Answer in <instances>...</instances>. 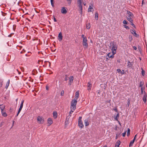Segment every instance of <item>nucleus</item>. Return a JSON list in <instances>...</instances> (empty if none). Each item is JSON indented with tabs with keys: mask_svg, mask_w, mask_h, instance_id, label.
I'll use <instances>...</instances> for the list:
<instances>
[{
	"mask_svg": "<svg viewBox=\"0 0 147 147\" xmlns=\"http://www.w3.org/2000/svg\"><path fill=\"white\" fill-rule=\"evenodd\" d=\"M110 48L111 49L112 54L113 55H114L116 53L117 45L113 42H111L110 43Z\"/></svg>",
	"mask_w": 147,
	"mask_h": 147,
	"instance_id": "nucleus-1",
	"label": "nucleus"
},
{
	"mask_svg": "<svg viewBox=\"0 0 147 147\" xmlns=\"http://www.w3.org/2000/svg\"><path fill=\"white\" fill-rule=\"evenodd\" d=\"M77 101L76 99H74L73 100L71 103V110H75L76 109Z\"/></svg>",
	"mask_w": 147,
	"mask_h": 147,
	"instance_id": "nucleus-2",
	"label": "nucleus"
},
{
	"mask_svg": "<svg viewBox=\"0 0 147 147\" xmlns=\"http://www.w3.org/2000/svg\"><path fill=\"white\" fill-rule=\"evenodd\" d=\"M82 117H80L79 118L78 120L79 126L81 128H82L84 127V125L82 120Z\"/></svg>",
	"mask_w": 147,
	"mask_h": 147,
	"instance_id": "nucleus-3",
	"label": "nucleus"
},
{
	"mask_svg": "<svg viewBox=\"0 0 147 147\" xmlns=\"http://www.w3.org/2000/svg\"><path fill=\"white\" fill-rule=\"evenodd\" d=\"M82 42L83 47L84 48H87L88 46V44L87 39L84 38Z\"/></svg>",
	"mask_w": 147,
	"mask_h": 147,
	"instance_id": "nucleus-4",
	"label": "nucleus"
},
{
	"mask_svg": "<svg viewBox=\"0 0 147 147\" xmlns=\"http://www.w3.org/2000/svg\"><path fill=\"white\" fill-rule=\"evenodd\" d=\"M37 120L38 121L39 123H43L44 121L43 119L40 116H38L37 118Z\"/></svg>",
	"mask_w": 147,
	"mask_h": 147,
	"instance_id": "nucleus-5",
	"label": "nucleus"
},
{
	"mask_svg": "<svg viewBox=\"0 0 147 147\" xmlns=\"http://www.w3.org/2000/svg\"><path fill=\"white\" fill-rule=\"evenodd\" d=\"M147 95L146 94L145 92V91H144V93L143 97V100L144 101V102L145 103L146 102V97H147Z\"/></svg>",
	"mask_w": 147,
	"mask_h": 147,
	"instance_id": "nucleus-6",
	"label": "nucleus"
},
{
	"mask_svg": "<svg viewBox=\"0 0 147 147\" xmlns=\"http://www.w3.org/2000/svg\"><path fill=\"white\" fill-rule=\"evenodd\" d=\"M93 5L91 4V5H90L88 9V11L89 12H92L93 11Z\"/></svg>",
	"mask_w": 147,
	"mask_h": 147,
	"instance_id": "nucleus-7",
	"label": "nucleus"
},
{
	"mask_svg": "<svg viewBox=\"0 0 147 147\" xmlns=\"http://www.w3.org/2000/svg\"><path fill=\"white\" fill-rule=\"evenodd\" d=\"M127 16L129 18H132L133 16V14L131 12L129 11H127Z\"/></svg>",
	"mask_w": 147,
	"mask_h": 147,
	"instance_id": "nucleus-8",
	"label": "nucleus"
},
{
	"mask_svg": "<svg viewBox=\"0 0 147 147\" xmlns=\"http://www.w3.org/2000/svg\"><path fill=\"white\" fill-rule=\"evenodd\" d=\"M53 123V121L52 119L50 118L48 119V126H49Z\"/></svg>",
	"mask_w": 147,
	"mask_h": 147,
	"instance_id": "nucleus-9",
	"label": "nucleus"
},
{
	"mask_svg": "<svg viewBox=\"0 0 147 147\" xmlns=\"http://www.w3.org/2000/svg\"><path fill=\"white\" fill-rule=\"evenodd\" d=\"M67 11L66 8L64 7H62L61 9V12L62 13L65 14L67 13Z\"/></svg>",
	"mask_w": 147,
	"mask_h": 147,
	"instance_id": "nucleus-10",
	"label": "nucleus"
},
{
	"mask_svg": "<svg viewBox=\"0 0 147 147\" xmlns=\"http://www.w3.org/2000/svg\"><path fill=\"white\" fill-rule=\"evenodd\" d=\"M74 80V77L73 76H71L69 78V84L70 85L73 82Z\"/></svg>",
	"mask_w": 147,
	"mask_h": 147,
	"instance_id": "nucleus-11",
	"label": "nucleus"
},
{
	"mask_svg": "<svg viewBox=\"0 0 147 147\" xmlns=\"http://www.w3.org/2000/svg\"><path fill=\"white\" fill-rule=\"evenodd\" d=\"M92 84L90 82H89L88 83L87 86H88V90L89 91L91 90V88L92 87Z\"/></svg>",
	"mask_w": 147,
	"mask_h": 147,
	"instance_id": "nucleus-12",
	"label": "nucleus"
},
{
	"mask_svg": "<svg viewBox=\"0 0 147 147\" xmlns=\"http://www.w3.org/2000/svg\"><path fill=\"white\" fill-rule=\"evenodd\" d=\"M79 92L78 91H77L75 93V99H76V100L78 98L79 96Z\"/></svg>",
	"mask_w": 147,
	"mask_h": 147,
	"instance_id": "nucleus-13",
	"label": "nucleus"
},
{
	"mask_svg": "<svg viewBox=\"0 0 147 147\" xmlns=\"http://www.w3.org/2000/svg\"><path fill=\"white\" fill-rule=\"evenodd\" d=\"M58 39L59 41H61L62 39V34L61 32H60L58 35Z\"/></svg>",
	"mask_w": 147,
	"mask_h": 147,
	"instance_id": "nucleus-14",
	"label": "nucleus"
},
{
	"mask_svg": "<svg viewBox=\"0 0 147 147\" xmlns=\"http://www.w3.org/2000/svg\"><path fill=\"white\" fill-rule=\"evenodd\" d=\"M133 65V63L130 62L129 61H128L127 63V66L129 67H131Z\"/></svg>",
	"mask_w": 147,
	"mask_h": 147,
	"instance_id": "nucleus-15",
	"label": "nucleus"
},
{
	"mask_svg": "<svg viewBox=\"0 0 147 147\" xmlns=\"http://www.w3.org/2000/svg\"><path fill=\"white\" fill-rule=\"evenodd\" d=\"M120 141L118 140L115 144V147H119V145L120 144Z\"/></svg>",
	"mask_w": 147,
	"mask_h": 147,
	"instance_id": "nucleus-16",
	"label": "nucleus"
},
{
	"mask_svg": "<svg viewBox=\"0 0 147 147\" xmlns=\"http://www.w3.org/2000/svg\"><path fill=\"white\" fill-rule=\"evenodd\" d=\"M5 106L3 105H0V109H1V111H3L5 108Z\"/></svg>",
	"mask_w": 147,
	"mask_h": 147,
	"instance_id": "nucleus-17",
	"label": "nucleus"
},
{
	"mask_svg": "<svg viewBox=\"0 0 147 147\" xmlns=\"http://www.w3.org/2000/svg\"><path fill=\"white\" fill-rule=\"evenodd\" d=\"M53 116L55 119L57 117V113L56 112H54L53 113Z\"/></svg>",
	"mask_w": 147,
	"mask_h": 147,
	"instance_id": "nucleus-18",
	"label": "nucleus"
},
{
	"mask_svg": "<svg viewBox=\"0 0 147 147\" xmlns=\"http://www.w3.org/2000/svg\"><path fill=\"white\" fill-rule=\"evenodd\" d=\"M111 53H109L107 55L108 56V57L109 58H113L114 57V55L113 54L112 55H110L111 54Z\"/></svg>",
	"mask_w": 147,
	"mask_h": 147,
	"instance_id": "nucleus-19",
	"label": "nucleus"
},
{
	"mask_svg": "<svg viewBox=\"0 0 147 147\" xmlns=\"http://www.w3.org/2000/svg\"><path fill=\"white\" fill-rule=\"evenodd\" d=\"M84 122L85 124V125L86 126H87L89 125V123L88 121V120L87 119H86L84 120Z\"/></svg>",
	"mask_w": 147,
	"mask_h": 147,
	"instance_id": "nucleus-20",
	"label": "nucleus"
},
{
	"mask_svg": "<svg viewBox=\"0 0 147 147\" xmlns=\"http://www.w3.org/2000/svg\"><path fill=\"white\" fill-rule=\"evenodd\" d=\"M24 102V100H23L22 101V102L20 104L19 109H22L23 107Z\"/></svg>",
	"mask_w": 147,
	"mask_h": 147,
	"instance_id": "nucleus-21",
	"label": "nucleus"
},
{
	"mask_svg": "<svg viewBox=\"0 0 147 147\" xmlns=\"http://www.w3.org/2000/svg\"><path fill=\"white\" fill-rule=\"evenodd\" d=\"M134 139H133V140L131 141L130 142L129 144V146H132L133 144L134 143Z\"/></svg>",
	"mask_w": 147,
	"mask_h": 147,
	"instance_id": "nucleus-22",
	"label": "nucleus"
},
{
	"mask_svg": "<svg viewBox=\"0 0 147 147\" xmlns=\"http://www.w3.org/2000/svg\"><path fill=\"white\" fill-rule=\"evenodd\" d=\"M1 113L2 115L4 117H6L7 115L6 113L5 112H3V111H1Z\"/></svg>",
	"mask_w": 147,
	"mask_h": 147,
	"instance_id": "nucleus-23",
	"label": "nucleus"
},
{
	"mask_svg": "<svg viewBox=\"0 0 147 147\" xmlns=\"http://www.w3.org/2000/svg\"><path fill=\"white\" fill-rule=\"evenodd\" d=\"M134 31V33H133V32H131V33L134 34V35L136 37H138L139 36L136 33V31Z\"/></svg>",
	"mask_w": 147,
	"mask_h": 147,
	"instance_id": "nucleus-24",
	"label": "nucleus"
},
{
	"mask_svg": "<svg viewBox=\"0 0 147 147\" xmlns=\"http://www.w3.org/2000/svg\"><path fill=\"white\" fill-rule=\"evenodd\" d=\"M9 80L8 81L7 83V84L5 86V88H6L7 89L8 88V86L9 85Z\"/></svg>",
	"mask_w": 147,
	"mask_h": 147,
	"instance_id": "nucleus-25",
	"label": "nucleus"
},
{
	"mask_svg": "<svg viewBox=\"0 0 147 147\" xmlns=\"http://www.w3.org/2000/svg\"><path fill=\"white\" fill-rule=\"evenodd\" d=\"M90 24L89 23H88V24H87L86 25V28L87 29H89L90 28Z\"/></svg>",
	"mask_w": 147,
	"mask_h": 147,
	"instance_id": "nucleus-26",
	"label": "nucleus"
},
{
	"mask_svg": "<svg viewBox=\"0 0 147 147\" xmlns=\"http://www.w3.org/2000/svg\"><path fill=\"white\" fill-rule=\"evenodd\" d=\"M78 7L81 10H82V4H78Z\"/></svg>",
	"mask_w": 147,
	"mask_h": 147,
	"instance_id": "nucleus-27",
	"label": "nucleus"
},
{
	"mask_svg": "<svg viewBox=\"0 0 147 147\" xmlns=\"http://www.w3.org/2000/svg\"><path fill=\"white\" fill-rule=\"evenodd\" d=\"M141 69L142 70V75L144 76V75L145 71L142 68H141Z\"/></svg>",
	"mask_w": 147,
	"mask_h": 147,
	"instance_id": "nucleus-28",
	"label": "nucleus"
},
{
	"mask_svg": "<svg viewBox=\"0 0 147 147\" xmlns=\"http://www.w3.org/2000/svg\"><path fill=\"white\" fill-rule=\"evenodd\" d=\"M130 129L129 128L127 129V136H128L130 135Z\"/></svg>",
	"mask_w": 147,
	"mask_h": 147,
	"instance_id": "nucleus-29",
	"label": "nucleus"
},
{
	"mask_svg": "<svg viewBox=\"0 0 147 147\" xmlns=\"http://www.w3.org/2000/svg\"><path fill=\"white\" fill-rule=\"evenodd\" d=\"M95 18H98V13L97 12H96L95 13Z\"/></svg>",
	"mask_w": 147,
	"mask_h": 147,
	"instance_id": "nucleus-30",
	"label": "nucleus"
},
{
	"mask_svg": "<svg viewBox=\"0 0 147 147\" xmlns=\"http://www.w3.org/2000/svg\"><path fill=\"white\" fill-rule=\"evenodd\" d=\"M144 84L143 82H142L141 81L140 83V87H143V86Z\"/></svg>",
	"mask_w": 147,
	"mask_h": 147,
	"instance_id": "nucleus-31",
	"label": "nucleus"
},
{
	"mask_svg": "<svg viewBox=\"0 0 147 147\" xmlns=\"http://www.w3.org/2000/svg\"><path fill=\"white\" fill-rule=\"evenodd\" d=\"M144 88H143V87H142L141 88V93L142 94H143V90H144Z\"/></svg>",
	"mask_w": 147,
	"mask_h": 147,
	"instance_id": "nucleus-32",
	"label": "nucleus"
},
{
	"mask_svg": "<svg viewBox=\"0 0 147 147\" xmlns=\"http://www.w3.org/2000/svg\"><path fill=\"white\" fill-rule=\"evenodd\" d=\"M130 102V100L129 98H128V100L127 103V105H128V107L129 106V105Z\"/></svg>",
	"mask_w": 147,
	"mask_h": 147,
	"instance_id": "nucleus-33",
	"label": "nucleus"
},
{
	"mask_svg": "<svg viewBox=\"0 0 147 147\" xmlns=\"http://www.w3.org/2000/svg\"><path fill=\"white\" fill-rule=\"evenodd\" d=\"M53 0H51V4L53 7L54 6V4L53 3Z\"/></svg>",
	"mask_w": 147,
	"mask_h": 147,
	"instance_id": "nucleus-34",
	"label": "nucleus"
},
{
	"mask_svg": "<svg viewBox=\"0 0 147 147\" xmlns=\"http://www.w3.org/2000/svg\"><path fill=\"white\" fill-rule=\"evenodd\" d=\"M117 71L118 73H122V71L120 69H117Z\"/></svg>",
	"mask_w": 147,
	"mask_h": 147,
	"instance_id": "nucleus-35",
	"label": "nucleus"
},
{
	"mask_svg": "<svg viewBox=\"0 0 147 147\" xmlns=\"http://www.w3.org/2000/svg\"><path fill=\"white\" fill-rule=\"evenodd\" d=\"M21 110H22V109H19L18 110V113H17V115L16 116H18V114H19V113H20V111H21Z\"/></svg>",
	"mask_w": 147,
	"mask_h": 147,
	"instance_id": "nucleus-36",
	"label": "nucleus"
},
{
	"mask_svg": "<svg viewBox=\"0 0 147 147\" xmlns=\"http://www.w3.org/2000/svg\"><path fill=\"white\" fill-rule=\"evenodd\" d=\"M21 110H22V109H19L18 110V113H17V115L16 116H18V114H19V113H20V111H21Z\"/></svg>",
	"mask_w": 147,
	"mask_h": 147,
	"instance_id": "nucleus-37",
	"label": "nucleus"
},
{
	"mask_svg": "<svg viewBox=\"0 0 147 147\" xmlns=\"http://www.w3.org/2000/svg\"><path fill=\"white\" fill-rule=\"evenodd\" d=\"M119 117V114H118L116 116H115V117L114 119H115V120H117V117Z\"/></svg>",
	"mask_w": 147,
	"mask_h": 147,
	"instance_id": "nucleus-38",
	"label": "nucleus"
},
{
	"mask_svg": "<svg viewBox=\"0 0 147 147\" xmlns=\"http://www.w3.org/2000/svg\"><path fill=\"white\" fill-rule=\"evenodd\" d=\"M123 26L125 28H126L127 29H129V27L127 26L126 25H124Z\"/></svg>",
	"mask_w": 147,
	"mask_h": 147,
	"instance_id": "nucleus-39",
	"label": "nucleus"
},
{
	"mask_svg": "<svg viewBox=\"0 0 147 147\" xmlns=\"http://www.w3.org/2000/svg\"><path fill=\"white\" fill-rule=\"evenodd\" d=\"M67 0V1L68 3L69 4H71V2L72 0Z\"/></svg>",
	"mask_w": 147,
	"mask_h": 147,
	"instance_id": "nucleus-40",
	"label": "nucleus"
},
{
	"mask_svg": "<svg viewBox=\"0 0 147 147\" xmlns=\"http://www.w3.org/2000/svg\"><path fill=\"white\" fill-rule=\"evenodd\" d=\"M81 0H77L78 4H82Z\"/></svg>",
	"mask_w": 147,
	"mask_h": 147,
	"instance_id": "nucleus-41",
	"label": "nucleus"
},
{
	"mask_svg": "<svg viewBox=\"0 0 147 147\" xmlns=\"http://www.w3.org/2000/svg\"><path fill=\"white\" fill-rule=\"evenodd\" d=\"M126 131H125L124 133H122V136L123 137H125L126 134Z\"/></svg>",
	"mask_w": 147,
	"mask_h": 147,
	"instance_id": "nucleus-42",
	"label": "nucleus"
},
{
	"mask_svg": "<svg viewBox=\"0 0 147 147\" xmlns=\"http://www.w3.org/2000/svg\"><path fill=\"white\" fill-rule=\"evenodd\" d=\"M68 121L69 120H68L66 119V121L65 122V124L67 125L68 123Z\"/></svg>",
	"mask_w": 147,
	"mask_h": 147,
	"instance_id": "nucleus-43",
	"label": "nucleus"
},
{
	"mask_svg": "<svg viewBox=\"0 0 147 147\" xmlns=\"http://www.w3.org/2000/svg\"><path fill=\"white\" fill-rule=\"evenodd\" d=\"M64 93V91H62L61 92V96H63Z\"/></svg>",
	"mask_w": 147,
	"mask_h": 147,
	"instance_id": "nucleus-44",
	"label": "nucleus"
},
{
	"mask_svg": "<svg viewBox=\"0 0 147 147\" xmlns=\"http://www.w3.org/2000/svg\"><path fill=\"white\" fill-rule=\"evenodd\" d=\"M123 23L125 24H127V21L126 20H124L123 21Z\"/></svg>",
	"mask_w": 147,
	"mask_h": 147,
	"instance_id": "nucleus-45",
	"label": "nucleus"
},
{
	"mask_svg": "<svg viewBox=\"0 0 147 147\" xmlns=\"http://www.w3.org/2000/svg\"><path fill=\"white\" fill-rule=\"evenodd\" d=\"M71 115H69L67 117V118H66V119H67V120H69V118L70 117H71Z\"/></svg>",
	"mask_w": 147,
	"mask_h": 147,
	"instance_id": "nucleus-46",
	"label": "nucleus"
},
{
	"mask_svg": "<svg viewBox=\"0 0 147 147\" xmlns=\"http://www.w3.org/2000/svg\"><path fill=\"white\" fill-rule=\"evenodd\" d=\"M71 115H69L67 117V118H66V119H67V120H69V118L70 117H71Z\"/></svg>",
	"mask_w": 147,
	"mask_h": 147,
	"instance_id": "nucleus-47",
	"label": "nucleus"
},
{
	"mask_svg": "<svg viewBox=\"0 0 147 147\" xmlns=\"http://www.w3.org/2000/svg\"><path fill=\"white\" fill-rule=\"evenodd\" d=\"M82 37L84 39V38H86V37H85L84 36V34H82Z\"/></svg>",
	"mask_w": 147,
	"mask_h": 147,
	"instance_id": "nucleus-48",
	"label": "nucleus"
},
{
	"mask_svg": "<svg viewBox=\"0 0 147 147\" xmlns=\"http://www.w3.org/2000/svg\"><path fill=\"white\" fill-rule=\"evenodd\" d=\"M74 110H71V111H70V112H69L70 114L71 113H72L74 112Z\"/></svg>",
	"mask_w": 147,
	"mask_h": 147,
	"instance_id": "nucleus-49",
	"label": "nucleus"
},
{
	"mask_svg": "<svg viewBox=\"0 0 147 147\" xmlns=\"http://www.w3.org/2000/svg\"><path fill=\"white\" fill-rule=\"evenodd\" d=\"M131 25H132L133 27H135V25L134 24H133L132 22H131Z\"/></svg>",
	"mask_w": 147,
	"mask_h": 147,
	"instance_id": "nucleus-50",
	"label": "nucleus"
},
{
	"mask_svg": "<svg viewBox=\"0 0 147 147\" xmlns=\"http://www.w3.org/2000/svg\"><path fill=\"white\" fill-rule=\"evenodd\" d=\"M121 74H124V70H122V73H121Z\"/></svg>",
	"mask_w": 147,
	"mask_h": 147,
	"instance_id": "nucleus-51",
	"label": "nucleus"
},
{
	"mask_svg": "<svg viewBox=\"0 0 147 147\" xmlns=\"http://www.w3.org/2000/svg\"><path fill=\"white\" fill-rule=\"evenodd\" d=\"M133 48H134V49L135 50H136L137 49V48L135 46H134L133 47Z\"/></svg>",
	"mask_w": 147,
	"mask_h": 147,
	"instance_id": "nucleus-52",
	"label": "nucleus"
},
{
	"mask_svg": "<svg viewBox=\"0 0 147 147\" xmlns=\"http://www.w3.org/2000/svg\"><path fill=\"white\" fill-rule=\"evenodd\" d=\"M68 80L67 78V77L66 76V77L65 78V81H67Z\"/></svg>",
	"mask_w": 147,
	"mask_h": 147,
	"instance_id": "nucleus-53",
	"label": "nucleus"
},
{
	"mask_svg": "<svg viewBox=\"0 0 147 147\" xmlns=\"http://www.w3.org/2000/svg\"><path fill=\"white\" fill-rule=\"evenodd\" d=\"M2 83H0V88L2 87Z\"/></svg>",
	"mask_w": 147,
	"mask_h": 147,
	"instance_id": "nucleus-54",
	"label": "nucleus"
},
{
	"mask_svg": "<svg viewBox=\"0 0 147 147\" xmlns=\"http://www.w3.org/2000/svg\"><path fill=\"white\" fill-rule=\"evenodd\" d=\"M46 89L47 90H48L49 89V88L47 86H46Z\"/></svg>",
	"mask_w": 147,
	"mask_h": 147,
	"instance_id": "nucleus-55",
	"label": "nucleus"
},
{
	"mask_svg": "<svg viewBox=\"0 0 147 147\" xmlns=\"http://www.w3.org/2000/svg\"><path fill=\"white\" fill-rule=\"evenodd\" d=\"M128 20L130 22H131V21H132V19H128Z\"/></svg>",
	"mask_w": 147,
	"mask_h": 147,
	"instance_id": "nucleus-56",
	"label": "nucleus"
},
{
	"mask_svg": "<svg viewBox=\"0 0 147 147\" xmlns=\"http://www.w3.org/2000/svg\"><path fill=\"white\" fill-rule=\"evenodd\" d=\"M136 136H137V135H136L135 136H134V140H135V139H136Z\"/></svg>",
	"mask_w": 147,
	"mask_h": 147,
	"instance_id": "nucleus-57",
	"label": "nucleus"
},
{
	"mask_svg": "<svg viewBox=\"0 0 147 147\" xmlns=\"http://www.w3.org/2000/svg\"><path fill=\"white\" fill-rule=\"evenodd\" d=\"M118 137V136H117V134L116 136V139H117V138Z\"/></svg>",
	"mask_w": 147,
	"mask_h": 147,
	"instance_id": "nucleus-58",
	"label": "nucleus"
},
{
	"mask_svg": "<svg viewBox=\"0 0 147 147\" xmlns=\"http://www.w3.org/2000/svg\"><path fill=\"white\" fill-rule=\"evenodd\" d=\"M54 21L55 22H56L57 21V20H56V19H54Z\"/></svg>",
	"mask_w": 147,
	"mask_h": 147,
	"instance_id": "nucleus-59",
	"label": "nucleus"
},
{
	"mask_svg": "<svg viewBox=\"0 0 147 147\" xmlns=\"http://www.w3.org/2000/svg\"><path fill=\"white\" fill-rule=\"evenodd\" d=\"M17 70L18 71L19 74H21V72L19 71H18V69H17Z\"/></svg>",
	"mask_w": 147,
	"mask_h": 147,
	"instance_id": "nucleus-60",
	"label": "nucleus"
},
{
	"mask_svg": "<svg viewBox=\"0 0 147 147\" xmlns=\"http://www.w3.org/2000/svg\"><path fill=\"white\" fill-rule=\"evenodd\" d=\"M14 121H13V125H13L14 123Z\"/></svg>",
	"mask_w": 147,
	"mask_h": 147,
	"instance_id": "nucleus-61",
	"label": "nucleus"
},
{
	"mask_svg": "<svg viewBox=\"0 0 147 147\" xmlns=\"http://www.w3.org/2000/svg\"><path fill=\"white\" fill-rule=\"evenodd\" d=\"M107 146L106 145H105L104 146H103V147H107Z\"/></svg>",
	"mask_w": 147,
	"mask_h": 147,
	"instance_id": "nucleus-62",
	"label": "nucleus"
},
{
	"mask_svg": "<svg viewBox=\"0 0 147 147\" xmlns=\"http://www.w3.org/2000/svg\"><path fill=\"white\" fill-rule=\"evenodd\" d=\"M83 4L84 5H86V3H83Z\"/></svg>",
	"mask_w": 147,
	"mask_h": 147,
	"instance_id": "nucleus-63",
	"label": "nucleus"
},
{
	"mask_svg": "<svg viewBox=\"0 0 147 147\" xmlns=\"http://www.w3.org/2000/svg\"><path fill=\"white\" fill-rule=\"evenodd\" d=\"M146 87H147V84H146Z\"/></svg>",
	"mask_w": 147,
	"mask_h": 147,
	"instance_id": "nucleus-64",
	"label": "nucleus"
}]
</instances>
